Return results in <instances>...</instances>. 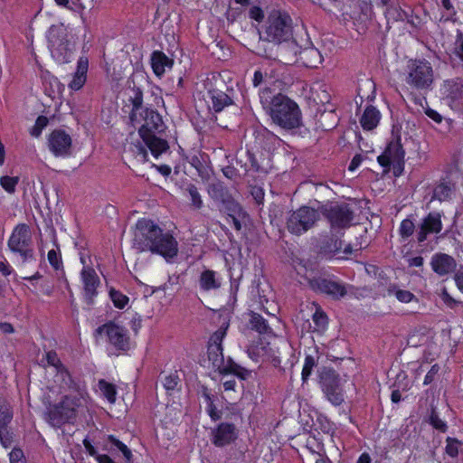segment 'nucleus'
I'll return each mask as SVG.
<instances>
[{
    "label": "nucleus",
    "mask_w": 463,
    "mask_h": 463,
    "mask_svg": "<svg viewBox=\"0 0 463 463\" xmlns=\"http://www.w3.org/2000/svg\"><path fill=\"white\" fill-rule=\"evenodd\" d=\"M72 140L64 130L55 129L48 137V147L55 156L65 157L71 155Z\"/></svg>",
    "instance_id": "nucleus-18"
},
{
    "label": "nucleus",
    "mask_w": 463,
    "mask_h": 463,
    "mask_svg": "<svg viewBox=\"0 0 463 463\" xmlns=\"http://www.w3.org/2000/svg\"><path fill=\"white\" fill-rule=\"evenodd\" d=\"M222 174L229 179H233L237 175V170L233 166H226L222 169Z\"/></svg>",
    "instance_id": "nucleus-63"
},
{
    "label": "nucleus",
    "mask_w": 463,
    "mask_h": 463,
    "mask_svg": "<svg viewBox=\"0 0 463 463\" xmlns=\"http://www.w3.org/2000/svg\"><path fill=\"white\" fill-rule=\"evenodd\" d=\"M47 124L48 118L44 116H39L35 121L34 126L31 129V135L36 137H39Z\"/></svg>",
    "instance_id": "nucleus-45"
},
{
    "label": "nucleus",
    "mask_w": 463,
    "mask_h": 463,
    "mask_svg": "<svg viewBox=\"0 0 463 463\" xmlns=\"http://www.w3.org/2000/svg\"><path fill=\"white\" fill-rule=\"evenodd\" d=\"M46 360L48 364L53 366L56 370L63 366L60 358L58 357V354L54 351H49L46 353Z\"/></svg>",
    "instance_id": "nucleus-51"
},
{
    "label": "nucleus",
    "mask_w": 463,
    "mask_h": 463,
    "mask_svg": "<svg viewBox=\"0 0 463 463\" xmlns=\"http://www.w3.org/2000/svg\"><path fill=\"white\" fill-rule=\"evenodd\" d=\"M81 398L80 395H66L59 403L50 405L46 412L48 422L53 427L71 422L76 418Z\"/></svg>",
    "instance_id": "nucleus-5"
},
{
    "label": "nucleus",
    "mask_w": 463,
    "mask_h": 463,
    "mask_svg": "<svg viewBox=\"0 0 463 463\" xmlns=\"http://www.w3.org/2000/svg\"><path fill=\"white\" fill-rule=\"evenodd\" d=\"M49 48L52 58L59 63H67L71 61L75 44L68 39L66 29L52 26L48 33Z\"/></svg>",
    "instance_id": "nucleus-6"
},
{
    "label": "nucleus",
    "mask_w": 463,
    "mask_h": 463,
    "mask_svg": "<svg viewBox=\"0 0 463 463\" xmlns=\"http://www.w3.org/2000/svg\"><path fill=\"white\" fill-rule=\"evenodd\" d=\"M55 382L60 383L63 389H76V383L64 365L56 370Z\"/></svg>",
    "instance_id": "nucleus-34"
},
{
    "label": "nucleus",
    "mask_w": 463,
    "mask_h": 463,
    "mask_svg": "<svg viewBox=\"0 0 463 463\" xmlns=\"http://www.w3.org/2000/svg\"><path fill=\"white\" fill-rule=\"evenodd\" d=\"M268 81V71L262 72L261 71H256L253 75L252 84L254 87H260L262 83Z\"/></svg>",
    "instance_id": "nucleus-53"
},
{
    "label": "nucleus",
    "mask_w": 463,
    "mask_h": 463,
    "mask_svg": "<svg viewBox=\"0 0 463 463\" xmlns=\"http://www.w3.org/2000/svg\"><path fill=\"white\" fill-rule=\"evenodd\" d=\"M238 439V430L232 423L222 422L211 432V441L218 448L233 443Z\"/></svg>",
    "instance_id": "nucleus-19"
},
{
    "label": "nucleus",
    "mask_w": 463,
    "mask_h": 463,
    "mask_svg": "<svg viewBox=\"0 0 463 463\" xmlns=\"http://www.w3.org/2000/svg\"><path fill=\"white\" fill-rule=\"evenodd\" d=\"M415 232V224L414 222L407 218L402 221L399 228V233L403 240L411 237Z\"/></svg>",
    "instance_id": "nucleus-39"
},
{
    "label": "nucleus",
    "mask_w": 463,
    "mask_h": 463,
    "mask_svg": "<svg viewBox=\"0 0 463 463\" xmlns=\"http://www.w3.org/2000/svg\"><path fill=\"white\" fill-rule=\"evenodd\" d=\"M48 260L52 267L56 270L60 269L62 267L61 255L55 250H49Z\"/></svg>",
    "instance_id": "nucleus-46"
},
{
    "label": "nucleus",
    "mask_w": 463,
    "mask_h": 463,
    "mask_svg": "<svg viewBox=\"0 0 463 463\" xmlns=\"http://www.w3.org/2000/svg\"><path fill=\"white\" fill-rule=\"evenodd\" d=\"M139 121L135 124L144 123L140 126L138 133L145 145L149 148L155 157H158L168 148V143L165 139L157 137V134L164 132L165 126L160 114L151 109H146L143 117H139Z\"/></svg>",
    "instance_id": "nucleus-1"
},
{
    "label": "nucleus",
    "mask_w": 463,
    "mask_h": 463,
    "mask_svg": "<svg viewBox=\"0 0 463 463\" xmlns=\"http://www.w3.org/2000/svg\"><path fill=\"white\" fill-rule=\"evenodd\" d=\"M109 297L114 306L118 308H124L128 303V298L114 288L109 290Z\"/></svg>",
    "instance_id": "nucleus-40"
},
{
    "label": "nucleus",
    "mask_w": 463,
    "mask_h": 463,
    "mask_svg": "<svg viewBox=\"0 0 463 463\" xmlns=\"http://www.w3.org/2000/svg\"><path fill=\"white\" fill-rule=\"evenodd\" d=\"M433 81V71L426 61H411L408 64L406 82L416 89H427Z\"/></svg>",
    "instance_id": "nucleus-12"
},
{
    "label": "nucleus",
    "mask_w": 463,
    "mask_h": 463,
    "mask_svg": "<svg viewBox=\"0 0 463 463\" xmlns=\"http://www.w3.org/2000/svg\"><path fill=\"white\" fill-rule=\"evenodd\" d=\"M298 56L302 63L308 68H317L323 61L322 54L315 47L300 49Z\"/></svg>",
    "instance_id": "nucleus-29"
},
{
    "label": "nucleus",
    "mask_w": 463,
    "mask_h": 463,
    "mask_svg": "<svg viewBox=\"0 0 463 463\" xmlns=\"http://www.w3.org/2000/svg\"><path fill=\"white\" fill-rule=\"evenodd\" d=\"M150 60L153 71L158 77H161L166 69H171L174 64L173 60L160 51L153 52Z\"/></svg>",
    "instance_id": "nucleus-26"
},
{
    "label": "nucleus",
    "mask_w": 463,
    "mask_h": 463,
    "mask_svg": "<svg viewBox=\"0 0 463 463\" xmlns=\"http://www.w3.org/2000/svg\"><path fill=\"white\" fill-rule=\"evenodd\" d=\"M269 114L272 121L284 129H294L301 124V112L298 104L282 94L272 98Z\"/></svg>",
    "instance_id": "nucleus-3"
},
{
    "label": "nucleus",
    "mask_w": 463,
    "mask_h": 463,
    "mask_svg": "<svg viewBox=\"0 0 463 463\" xmlns=\"http://www.w3.org/2000/svg\"><path fill=\"white\" fill-rule=\"evenodd\" d=\"M446 453L452 458H456L458 455V446L461 443L457 439L450 437L446 439Z\"/></svg>",
    "instance_id": "nucleus-43"
},
{
    "label": "nucleus",
    "mask_w": 463,
    "mask_h": 463,
    "mask_svg": "<svg viewBox=\"0 0 463 463\" xmlns=\"http://www.w3.org/2000/svg\"><path fill=\"white\" fill-rule=\"evenodd\" d=\"M10 463H24V452L20 449H13L9 454Z\"/></svg>",
    "instance_id": "nucleus-54"
},
{
    "label": "nucleus",
    "mask_w": 463,
    "mask_h": 463,
    "mask_svg": "<svg viewBox=\"0 0 463 463\" xmlns=\"http://www.w3.org/2000/svg\"><path fill=\"white\" fill-rule=\"evenodd\" d=\"M80 278L83 283L84 298L87 304L93 303V298L97 296V288L100 281L96 271L91 267H83L80 271Z\"/></svg>",
    "instance_id": "nucleus-20"
},
{
    "label": "nucleus",
    "mask_w": 463,
    "mask_h": 463,
    "mask_svg": "<svg viewBox=\"0 0 463 463\" xmlns=\"http://www.w3.org/2000/svg\"><path fill=\"white\" fill-rule=\"evenodd\" d=\"M8 247L12 252L20 256L22 263L35 260L32 246V235L28 225L24 223L18 224L14 229L8 240Z\"/></svg>",
    "instance_id": "nucleus-7"
},
{
    "label": "nucleus",
    "mask_w": 463,
    "mask_h": 463,
    "mask_svg": "<svg viewBox=\"0 0 463 463\" xmlns=\"http://www.w3.org/2000/svg\"><path fill=\"white\" fill-rule=\"evenodd\" d=\"M313 321L317 329H324L327 325V317L322 311H317L313 315Z\"/></svg>",
    "instance_id": "nucleus-50"
},
{
    "label": "nucleus",
    "mask_w": 463,
    "mask_h": 463,
    "mask_svg": "<svg viewBox=\"0 0 463 463\" xmlns=\"http://www.w3.org/2000/svg\"><path fill=\"white\" fill-rule=\"evenodd\" d=\"M249 324L251 329L256 330L260 334H269L271 333V328L269 326L266 319H264L260 315L251 312L250 314Z\"/></svg>",
    "instance_id": "nucleus-33"
},
{
    "label": "nucleus",
    "mask_w": 463,
    "mask_h": 463,
    "mask_svg": "<svg viewBox=\"0 0 463 463\" xmlns=\"http://www.w3.org/2000/svg\"><path fill=\"white\" fill-rule=\"evenodd\" d=\"M385 152L390 156L391 159L393 161L394 173L395 175H398L399 174L396 173V170H402L405 156V151L403 150L402 146L401 144V139L397 138L392 140L385 148Z\"/></svg>",
    "instance_id": "nucleus-24"
},
{
    "label": "nucleus",
    "mask_w": 463,
    "mask_h": 463,
    "mask_svg": "<svg viewBox=\"0 0 463 463\" xmlns=\"http://www.w3.org/2000/svg\"><path fill=\"white\" fill-rule=\"evenodd\" d=\"M442 230L441 216L438 213H430L421 220L417 231V241L421 243L427 240L429 234L439 233Z\"/></svg>",
    "instance_id": "nucleus-21"
},
{
    "label": "nucleus",
    "mask_w": 463,
    "mask_h": 463,
    "mask_svg": "<svg viewBox=\"0 0 463 463\" xmlns=\"http://www.w3.org/2000/svg\"><path fill=\"white\" fill-rule=\"evenodd\" d=\"M179 383V377L175 373H171L165 377L163 384L167 391L175 390Z\"/></svg>",
    "instance_id": "nucleus-49"
},
{
    "label": "nucleus",
    "mask_w": 463,
    "mask_h": 463,
    "mask_svg": "<svg viewBox=\"0 0 463 463\" xmlns=\"http://www.w3.org/2000/svg\"><path fill=\"white\" fill-rule=\"evenodd\" d=\"M388 292L390 295H394L402 303H409L414 298V295L411 291L400 289L396 286L390 287Z\"/></svg>",
    "instance_id": "nucleus-37"
},
{
    "label": "nucleus",
    "mask_w": 463,
    "mask_h": 463,
    "mask_svg": "<svg viewBox=\"0 0 463 463\" xmlns=\"http://www.w3.org/2000/svg\"><path fill=\"white\" fill-rule=\"evenodd\" d=\"M104 449L109 453L116 454L120 452L126 463H133V454L131 449L114 436H108L104 444Z\"/></svg>",
    "instance_id": "nucleus-23"
},
{
    "label": "nucleus",
    "mask_w": 463,
    "mask_h": 463,
    "mask_svg": "<svg viewBox=\"0 0 463 463\" xmlns=\"http://www.w3.org/2000/svg\"><path fill=\"white\" fill-rule=\"evenodd\" d=\"M199 285L203 291H210L221 288L222 282L215 271L205 269L200 275Z\"/></svg>",
    "instance_id": "nucleus-30"
},
{
    "label": "nucleus",
    "mask_w": 463,
    "mask_h": 463,
    "mask_svg": "<svg viewBox=\"0 0 463 463\" xmlns=\"http://www.w3.org/2000/svg\"><path fill=\"white\" fill-rule=\"evenodd\" d=\"M18 181V177L5 175L0 178V184L7 193L12 194L15 191Z\"/></svg>",
    "instance_id": "nucleus-42"
},
{
    "label": "nucleus",
    "mask_w": 463,
    "mask_h": 463,
    "mask_svg": "<svg viewBox=\"0 0 463 463\" xmlns=\"http://www.w3.org/2000/svg\"><path fill=\"white\" fill-rule=\"evenodd\" d=\"M455 190V185L449 181H443L433 190L432 199L439 202L448 201L451 198Z\"/></svg>",
    "instance_id": "nucleus-32"
},
{
    "label": "nucleus",
    "mask_w": 463,
    "mask_h": 463,
    "mask_svg": "<svg viewBox=\"0 0 463 463\" xmlns=\"http://www.w3.org/2000/svg\"><path fill=\"white\" fill-rule=\"evenodd\" d=\"M300 46L293 39V37L288 40L277 42L270 44L269 46H263V52L260 55L283 62L284 64H292L296 62L300 52Z\"/></svg>",
    "instance_id": "nucleus-9"
},
{
    "label": "nucleus",
    "mask_w": 463,
    "mask_h": 463,
    "mask_svg": "<svg viewBox=\"0 0 463 463\" xmlns=\"http://www.w3.org/2000/svg\"><path fill=\"white\" fill-rule=\"evenodd\" d=\"M319 383L326 399L334 405L339 406L344 401V392L340 384V377L330 368H323L319 373Z\"/></svg>",
    "instance_id": "nucleus-11"
},
{
    "label": "nucleus",
    "mask_w": 463,
    "mask_h": 463,
    "mask_svg": "<svg viewBox=\"0 0 463 463\" xmlns=\"http://www.w3.org/2000/svg\"><path fill=\"white\" fill-rule=\"evenodd\" d=\"M455 53L463 61V34L458 32L455 42Z\"/></svg>",
    "instance_id": "nucleus-55"
},
{
    "label": "nucleus",
    "mask_w": 463,
    "mask_h": 463,
    "mask_svg": "<svg viewBox=\"0 0 463 463\" xmlns=\"http://www.w3.org/2000/svg\"><path fill=\"white\" fill-rule=\"evenodd\" d=\"M319 218V213L314 208L301 206L289 213L287 219V228L292 234L301 235L314 227Z\"/></svg>",
    "instance_id": "nucleus-10"
},
{
    "label": "nucleus",
    "mask_w": 463,
    "mask_h": 463,
    "mask_svg": "<svg viewBox=\"0 0 463 463\" xmlns=\"http://www.w3.org/2000/svg\"><path fill=\"white\" fill-rule=\"evenodd\" d=\"M322 214L329 222L331 229H345L351 225L354 213L346 203H331L321 207Z\"/></svg>",
    "instance_id": "nucleus-13"
},
{
    "label": "nucleus",
    "mask_w": 463,
    "mask_h": 463,
    "mask_svg": "<svg viewBox=\"0 0 463 463\" xmlns=\"http://www.w3.org/2000/svg\"><path fill=\"white\" fill-rule=\"evenodd\" d=\"M228 326H222L215 331L210 337L208 342V359L212 362L213 368L218 370L221 373H233L245 379L250 372L239 364L229 359L226 364L222 354V340L226 335Z\"/></svg>",
    "instance_id": "nucleus-2"
},
{
    "label": "nucleus",
    "mask_w": 463,
    "mask_h": 463,
    "mask_svg": "<svg viewBox=\"0 0 463 463\" xmlns=\"http://www.w3.org/2000/svg\"><path fill=\"white\" fill-rule=\"evenodd\" d=\"M89 68V60L87 57L81 56L77 62V70L72 80L69 83V87L73 90H80L87 79V71Z\"/></svg>",
    "instance_id": "nucleus-25"
},
{
    "label": "nucleus",
    "mask_w": 463,
    "mask_h": 463,
    "mask_svg": "<svg viewBox=\"0 0 463 463\" xmlns=\"http://www.w3.org/2000/svg\"><path fill=\"white\" fill-rule=\"evenodd\" d=\"M208 96L212 104L210 108L214 112H221L224 108L232 104V98L220 90H209Z\"/></svg>",
    "instance_id": "nucleus-27"
},
{
    "label": "nucleus",
    "mask_w": 463,
    "mask_h": 463,
    "mask_svg": "<svg viewBox=\"0 0 463 463\" xmlns=\"http://www.w3.org/2000/svg\"><path fill=\"white\" fill-rule=\"evenodd\" d=\"M429 422L434 429L439 430L440 432H446L448 430L447 423L439 417L434 409L431 410Z\"/></svg>",
    "instance_id": "nucleus-41"
},
{
    "label": "nucleus",
    "mask_w": 463,
    "mask_h": 463,
    "mask_svg": "<svg viewBox=\"0 0 463 463\" xmlns=\"http://www.w3.org/2000/svg\"><path fill=\"white\" fill-rule=\"evenodd\" d=\"M431 268L439 276L447 275L456 269V260L445 253H436L430 261Z\"/></svg>",
    "instance_id": "nucleus-22"
},
{
    "label": "nucleus",
    "mask_w": 463,
    "mask_h": 463,
    "mask_svg": "<svg viewBox=\"0 0 463 463\" xmlns=\"http://www.w3.org/2000/svg\"><path fill=\"white\" fill-rule=\"evenodd\" d=\"M439 370L440 367L438 364H433L430 371L425 375L423 383L425 385L430 384L435 380L436 376L439 374Z\"/></svg>",
    "instance_id": "nucleus-52"
},
{
    "label": "nucleus",
    "mask_w": 463,
    "mask_h": 463,
    "mask_svg": "<svg viewBox=\"0 0 463 463\" xmlns=\"http://www.w3.org/2000/svg\"><path fill=\"white\" fill-rule=\"evenodd\" d=\"M0 442L5 449L10 448L13 443V433L6 427L0 428Z\"/></svg>",
    "instance_id": "nucleus-47"
},
{
    "label": "nucleus",
    "mask_w": 463,
    "mask_h": 463,
    "mask_svg": "<svg viewBox=\"0 0 463 463\" xmlns=\"http://www.w3.org/2000/svg\"><path fill=\"white\" fill-rule=\"evenodd\" d=\"M250 17L255 21L261 22L264 18V14L259 6H252L250 9Z\"/></svg>",
    "instance_id": "nucleus-57"
},
{
    "label": "nucleus",
    "mask_w": 463,
    "mask_h": 463,
    "mask_svg": "<svg viewBox=\"0 0 463 463\" xmlns=\"http://www.w3.org/2000/svg\"><path fill=\"white\" fill-rule=\"evenodd\" d=\"M264 37H260L263 46L288 40L293 36L292 19L279 10L269 13L266 21Z\"/></svg>",
    "instance_id": "nucleus-4"
},
{
    "label": "nucleus",
    "mask_w": 463,
    "mask_h": 463,
    "mask_svg": "<svg viewBox=\"0 0 463 463\" xmlns=\"http://www.w3.org/2000/svg\"><path fill=\"white\" fill-rule=\"evenodd\" d=\"M207 193L209 196L218 203L222 210L229 216L238 213L241 211L240 204L234 200L229 189L221 181H215L208 184Z\"/></svg>",
    "instance_id": "nucleus-14"
},
{
    "label": "nucleus",
    "mask_w": 463,
    "mask_h": 463,
    "mask_svg": "<svg viewBox=\"0 0 463 463\" xmlns=\"http://www.w3.org/2000/svg\"><path fill=\"white\" fill-rule=\"evenodd\" d=\"M308 285L313 291L326 294L335 300L347 294V286L331 277L317 276L308 279Z\"/></svg>",
    "instance_id": "nucleus-15"
},
{
    "label": "nucleus",
    "mask_w": 463,
    "mask_h": 463,
    "mask_svg": "<svg viewBox=\"0 0 463 463\" xmlns=\"http://www.w3.org/2000/svg\"><path fill=\"white\" fill-rule=\"evenodd\" d=\"M342 249V241L337 239H331L324 247L323 250L326 253H336Z\"/></svg>",
    "instance_id": "nucleus-48"
},
{
    "label": "nucleus",
    "mask_w": 463,
    "mask_h": 463,
    "mask_svg": "<svg viewBox=\"0 0 463 463\" xmlns=\"http://www.w3.org/2000/svg\"><path fill=\"white\" fill-rule=\"evenodd\" d=\"M184 194L187 195L191 201V205L199 210L203 207V202L202 199V195L199 192V189L194 184H188L184 188Z\"/></svg>",
    "instance_id": "nucleus-35"
},
{
    "label": "nucleus",
    "mask_w": 463,
    "mask_h": 463,
    "mask_svg": "<svg viewBox=\"0 0 463 463\" xmlns=\"http://www.w3.org/2000/svg\"><path fill=\"white\" fill-rule=\"evenodd\" d=\"M315 365V358L312 355H307L305 358V363L301 373L303 382H306L307 380Z\"/></svg>",
    "instance_id": "nucleus-44"
},
{
    "label": "nucleus",
    "mask_w": 463,
    "mask_h": 463,
    "mask_svg": "<svg viewBox=\"0 0 463 463\" xmlns=\"http://www.w3.org/2000/svg\"><path fill=\"white\" fill-rule=\"evenodd\" d=\"M96 333L105 334L109 344L117 350L128 351L130 347L128 330L115 323L109 322L99 326Z\"/></svg>",
    "instance_id": "nucleus-16"
},
{
    "label": "nucleus",
    "mask_w": 463,
    "mask_h": 463,
    "mask_svg": "<svg viewBox=\"0 0 463 463\" xmlns=\"http://www.w3.org/2000/svg\"><path fill=\"white\" fill-rule=\"evenodd\" d=\"M13 419V410L9 402L0 397V428L6 427Z\"/></svg>",
    "instance_id": "nucleus-36"
},
{
    "label": "nucleus",
    "mask_w": 463,
    "mask_h": 463,
    "mask_svg": "<svg viewBox=\"0 0 463 463\" xmlns=\"http://www.w3.org/2000/svg\"><path fill=\"white\" fill-rule=\"evenodd\" d=\"M362 161H363V156L361 155H355L353 157V159L348 166V169L350 171H354L361 165Z\"/></svg>",
    "instance_id": "nucleus-61"
},
{
    "label": "nucleus",
    "mask_w": 463,
    "mask_h": 463,
    "mask_svg": "<svg viewBox=\"0 0 463 463\" xmlns=\"http://www.w3.org/2000/svg\"><path fill=\"white\" fill-rule=\"evenodd\" d=\"M377 161L383 167H390L392 164L393 165V161L385 151L377 157Z\"/></svg>",
    "instance_id": "nucleus-59"
},
{
    "label": "nucleus",
    "mask_w": 463,
    "mask_h": 463,
    "mask_svg": "<svg viewBox=\"0 0 463 463\" xmlns=\"http://www.w3.org/2000/svg\"><path fill=\"white\" fill-rule=\"evenodd\" d=\"M160 235H156L154 245L151 246L150 252L152 254H158L164 257L165 260L173 259L177 255L178 243L176 240L169 232H165L160 228Z\"/></svg>",
    "instance_id": "nucleus-17"
},
{
    "label": "nucleus",
    "mask_w": 463,
    "mask_h": 463,
    "mask_svg": "<svg viewBox=\"0 0 463 463\" xmlns=\"http://www.w3.org/2000/svg\"><path fill=\"white\" fill-rule=\"evenodd\" d=\"M251 195L258 203H261L264 199V192L260 187L254 186L251 190Z\"/></svg>",
    "instance_id": "nucleus-60"
},
{
    "label": "nucleus",
    "mask_w": 463,
    "mask_h": 463,
    "mask_svg": "<svg viewBox=\"0 0 463 463\" xmlns=\"http://www.w3.org/2000/svg\"><path fill=\"white\" fill-rule=\"evenodd\" d=\"M83 445L86 449V451L92 457H95L97 458V456L99 455L95 449V448L92 446L90 441L88 439H83Z\"/></svg>",
    "instance_id": "nucleus-62"
},
{
    "label": "nucleus",
    "mask_w": 463,
    "mask_h": 463,
    "mask_svg": "<svg viewBox=\"0 0 463 463\" xmlns=\"http://www.w3.org/2000/svg\"><path fill=\"white\" fill-rule=\"evenodd\" d=\"M380 119V111L373 106H368L360 118V124L364 130H373L378 126Z\"/></svg>",
    "instance_id": "nucleus-28"
},
{
    "label": "nucleus",
    "mask_w": 463,
    "mask_h": 463,
    "mask_svg": "<svg viewBox=\"0 0 463 463\" xmlns=\"http://www.w3.org/2000/svg\"><path fill=\"white\" fill-rule=\"evenodd\" d=\"M160 227L153 221L148 219H140L137 222L132 239V248L137 253L149 251L153 241L160 235Z\"/></svg>",
    "instance_id": "nucleus-8"
},
{
    "label": "nucleus",
    "mask_w": 463,
    "mask_h": 463,
    "mask_svg": "<svg viewBox=\"0 0 463 463\" xmlns=\"http://www.w3.org/2000/svg\"><path fill=\"white\" fill-rule=\"evenodd\" d=\"M99 387L102 392L103 395L108 399L109 402L116 401V389L115 386L105 380L99 381Z\"/></svg>",
    "instance_id": "nucleus-38"
},
{
    "label": "nucleus",
    "mask_w": 463,
    "mask_h": 463,
    "mask_svg": "<svg viewBox=\"0 0 463 463\" xmlns=\"http://www.w3.org/2000/svg\"><path fill=\"white\" fill-rule=\"evenodd\" d=\"M134 153L136 155V158L140 162L147 161V151L141 145L135 146Z\"/></svg>",
    "instance_id": "nucleus-56"
},
{
    "label": "nucleus",
    "mask_w": 463,
    "mask_h": 463,
    "mask_svg": "<svg viewBox=\"0 0 463 463\" xmlns=\"http://www.w3.org/2000/svg\"><path fill=\"white\" fill-rule=\"evenodd\" d=\"M441 5L447 12L446 20L452 19L453 16L456 14V11L452 4L450 3V0H441Z\"/></svg>",
    "instance_id": "nucleus-58"
},
{
    "label": "nucleus",
    "mask_w": 463,
    "mask_h": 463,
    "mask_svg": "<svg viewBox=\"0 0 463 463\" xmlns=\"http://www.w3.org/2000/svg\"><path fill=\"white\" fill-rule=\"evenodd\" d=\"M129 101L132 104L129 118L132 124L135 125L136 121H139L138 116L143 117V112L146 109L143 107V92L140 89L133 90V95L129 97Z\"/></svg>",
    "instance_id": "nucleus-31"
},
{
    "label": "nucleus",
    "mask_w": 463,
    "mask_h": 463,
    "mask_svg": "<svg viewBox=\"0 0 463 463\" xmlns=\"http://www.w3.org/2000/svg\"><path fill=\"white\" fill-rule=\"evenodd\" d=\"M455 281L459 290L463 292V269H459L455 274Z\"/></svg>",
    "instance_id": "nucleus-64"
}]
</instances>
